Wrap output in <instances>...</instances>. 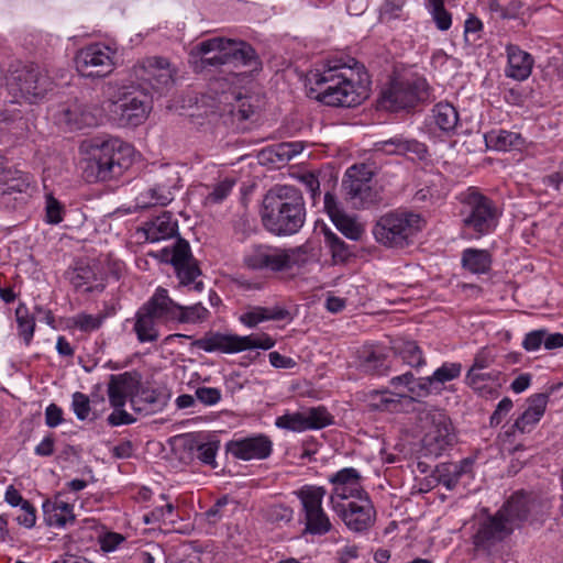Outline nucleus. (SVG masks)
<instances>
[{"instance_id": "obj_60", "label": "nucleus", "mask_w": 563, "mask_h": 563, "mask_svg": "<svg viewBox=\"0 0 563 563\" xmlns=\"http://www.w3.org/2000/svg\"><path fill=\"white\" fill-rule=\"evenodd\" d=\"M495 361L494 355L487 347L481 349L474 356L473 364L467 372H482L488 368Z\"/></svg>"}, {"instance_id": "obj_61", "label": "nucleus", "mask_w": 563, "mask_h": 563, "mask_svg": "<svg viewBox=\"0 0 563 563\" xmlns=\"http://www.w3.org/2000/svg\"><path fill=\"white\" fill-rule=\"evenodd\" d=\"M545 329H539L528 332L522 340V347L527 352H537L544 342Z\"/></svg>"}, {"instance_id": "obj_13", "label": "nucleus", "mask_w": 563, "mask_h": 563, "mask_svg": "<svg viewBox=\"0 0 563 563\" xmlns=\"http://www.w3.org/2000/svg\"><path fill=\"white\" fill-rule=\"evenodd\" d=\"M117 49L106 43H92L76 54L77 71L84 77H106L115 68Z\"/></svg>"}, {"instance_id": "obj_31", "label": "nucleus", "mask_w": 563, "mask_h": 563, "mask_svg": "<svg viewBox=\"0 0 563 563\" xmlns=\"http://www.w3.org/2000/svg\"><path fill=\"white\" fill-rule=\"evenodd\" d=\"M429 120L430 126L439 130L445 135H452L459 126L460 117L453 104L449 102H439L432 108Z\"/></svg>"}, {"instance_id": "obj_10", "label": "nucleus", "mask_w": 563, "mask_h": 563, "mask_svg": "<svg viewBox=\"0 0 563 563\" xmlns=\"http://www.w3.org/2000/svg\"><path fill=\"white\" fill-rule=\"evenodd\" d=\"M243 263L251 271L285 272L301 264V252L299 249L256 244L244 252Z\"/></svg>"}, {"instance_id": "obj_57", "label": "nucleus", "mask_w": 563, "mask_h": 563, "mask_svg": "<svg viewBox=\"0 0 563 563\" xmlns=\"http://www.w3.org/2000/svg\"><path fill=\"white\" fill-rule=\"evenodd\" d=\"M173 504H166L165 506L156 507L148 514L144 515V522L147 525L173 521L174 514Z\"/></svg>"}, {"instance_id": "obj_32", "label": "nucleus", "mask_w": 563, "mask_h": 563, "mask_svg": "<svg viewBox=\"0 0 563 563\" xmlns=\"http://www.w3.org/2000/svg\"><path fill=\"white\" fill-rule=\"evenodd\" d=\"M485 143L488 148L509 152L520 151L526 142L520 133L497 129L485 134Z\"/></svg>"}, {"instance_id": "obj_34", "label": "nucleus", "mask_w": 563, "mask_h": 563, "mask_svg": "<svg viewBox=\"0 0 563 563\" xmlns=\"http://www.w3.org/2000/svg\"><path fill=\"white\" fill-rule=\"evenodd\" d=\"M177 222L173 219L172 213L163 212L146 223L144 228L145 239L151 243L167 240L177 233Z\"/></svg>"}, {"instance_id": "obj_64", "label": "nucleus", "mask_w": 563, "mask_h": 563, "mask_svg": "<svg viewBox=\"0 0 563 563\" xmlns=\"http://www.w3.org/2000/svg\"><path fill=\"white\" fill-rule=\"evenodd\" d=\"M46 221L52 224H57L63 220L62 212L63 208L60 203L53 197L47 196L46 198Z\"/></svg>"}, {"instance_id": "obj_47", "label": "nucleus", "mask_w": 563, "mask_h": 563, "mask_svg": "<svg viewBox=\"0 0 563 563\" xmlns=\"http://www.w3.org/2000/svg\"><path fill=\"white\" fill-rule=\"evenodd\" d=\"M427 9L440 31H446L452 25V15L444 8V0H428Z\"/></svg>"}, {"instance_id": "obj_30", "label": "nucleus", "mask_w": 563, "mask_h": 563, "mask_svg": "<svg viewBox=\"0 0 563 563\" xmlns=\"http://www.w3.org/2000/svg\"><path fill=\"white\" fill-rule=\"evenodd\" d=\"M70 498L67 493H58L43 504L44 520L53 528H65L70 519Z\"/></svg>"}, {"instance_id": "obj_2", "label": "nucleus", "mask_w": 563, "mask_h": 563, "mask_svg": "<svg viewBox=\"0 0 563 563\" xmlns=\"http://www.w3.org/2000/svg\"><path fill=\"white\" fill-rule=\"evenodd\" d=\"M310 92L329 107L353 108L368 98L369 75L354 58H330L310 73Z\"/></svg>"}, {"instance_id": "obj_33", "label": "nucleus", "mask_w": 563, "mask_h": 563, "mask_svg": "<svg viewBox=\"0 0 563 563\" xmlns=\"http://www.w3.org/2000/svg\"><path fill=\"white\" fill-rule=\"evenodd\" d=\"M375 151L388 155H402L407 153H413L420 158L427 154L424 144L416 140L404 139L402 136H395L389 140L376 143Z\"/></svg>"}, {"instance_id": "obj_45", "label": "nucleus", "mask_w": 563, "mask_h": 563, "mask_svg": "<svg viewBox=\"0 0 563 563\" xmlns=\"http://www.w3.org/2000/svg\"><path fill=\"white\" fill-rule=\"evenodd\" d=\"M406 3L407 0H384L378 11L379 21L387 24L393 21H405L407 19Z\"/></svg>"}, {"instance_id": "obj_40", "label": "nucleus", "mask_w": 563, "mask_h": 563, "mask_svg": "<svg viewBox=\"0 0 563 563\" xmlns=\"http://www.w3.org/2000/svg\"><path fill=\"white\" fill-rule=\"evenodd\" d=\"M174 200V194L172 188L168 186L156 185L151 187L142 192H140L136 198V206L139 208L145 209L155 206H167L169 202Z\"/></svg>"}, {"instance_id": "obj_22", "label": "nucleus", "mask_w": 563, "mask_h": 563, "mask_svg": "<svg viewBox=\"0 0 563 563\" xmlns=\"http://www.w3.org/2000/svg\"><path fill=\"white\" fill-rule=\"evenodd\" d=\"M329 483L332 485L329 497L332 509L336 505H343L367 494L362 486L361 474L354 467H344L335 472L329 476Z\"/></svg>"}, {"instance_id": "obj_50", "label": "nucleus", "mask_w": 563, "mask_h": 563, "mask_svg": "<svg viewBox=\"0 0 563 563\" xmlns=\"http://www.w3.org/2000/svg\"><path fill=\"white\" fill-rule=\"evenodd\" d=\"M235 180L225 178L216 184L212 189L205 196L203 203L213 206L221 203L232 191Z\"/></svg>"}, {"instance_id": "obj_16", "label": "nucleus", "mask_w": 563, "mask_h": 563, "mask_svg": "<svg viewBox=\"0 0 563 563\" xmlns=\"http://www.w3.org/2000/svg\"><path fill=\"white\" fill-rule=\"evenodd\" d=\"M134 77L156 92H162L174 82L175 69L168 59L159 56L143 58L133 67Z\"/></svg>"}, {"instance_id": "obj_18", "label": "nucleus", "mask_w": 563, "mask_h": 563, "mask_svg": "<svg viewBox=\"0 0 563 563\" xmlns=\"http://www.w3.org/2000/svg\"><path fill=\"white\" fill-rule=\"evenodd\" d=\"M423 420V445L430 454L439 455L454 440L452 423L441 410L428 412Z\"/></svg>"}, {"instance_id": "obj_38", "label": "nucleus", "mask_w": 563, "mask_h": 563, "mask_svg": "<svg viewBox=\"0 0 563 563\" xmlns=\"http://www.w3.org/2000/svg\"><path fill=\"white\" fill-rule=\"evenodd\" d=\"M492 255L486 250L470 247L462 252V266L472 274H486L492 267Z\"/></svg>"}, {"instance_id": "obj_26", "label": "nucleus", "mask_w": 563, "mask_h": 563, "mask_svg": "<svg viewBox=\"0 0 563 563\" xmlns=\"http://www.w3.org/2000/svg\"><path fill=\"white\" fill-rule=\"evenodd\" d=\"M354 365L357 371L366 375L384 376L389 372L383 350L374 344H365L357 350Z\"/></svg>"}, {"instance_id": "obj_6", "label": "nucleus", "mask_w": 563, "mask_h": 563, "mask_svg": "<svg viewBox=\"0 0 563 563\" xmlns=\"http://www.w3.org/2000/svg\"><path fill=\"white\" fill-rule=\"evenodd\" d=\"M106 117L120 125L137 126L152 110V98L141 89L119 81H108L102 86Z\"/></svg>"}, {"instance_id": "obj_56", "label": "nucleus", "mask_w": 563, "mask_h": 563, "mask_svg": "<svg viewBox=\"0 0 563 563\" xmlns=\"http://www.w3.org/2000/svg\"><path fill=\"white\" fill-rule=\"evenodd\" d=\"M220 442L218 440L208 441L197 446V459L212 467L217 466L216 456Z\"/></svg>"}, {"instance_id": "obj_62", "label": "nucleus", "mask_w": 563, "mask_h": 563, "mask_svg": "<svg viewBox=\"0 0 563 563\" xmlns=\"http://www.w3.org/2000/svg\"><path fill=\"white\" fill-rule=\"evenodd\" d=\"M514 407V402L509 397H504L496 406L490 416V426L496 427L503 422Z\"/></svg>"}, {"instance_id": "obj_63", "label": "nucleus", "mask_w": 563, "mask_h": 563, "mask_svg": "<svg viewBox=\"0 0 563 563\" xmlns=\"http://www.w3.org/2000/svg\"><path fill=\"white\" fill-rule=\"evenodd\" d=\"M299 181L305 186L307 191L310 192L311 199L313 201H316V198L320 197V181L314 173H302L299 176Z\"/></svg>"}, {"instance_id": "obj_1", "label": "nucleus", "mask_w": 563, "mask_h": 563, "mask_svg": "<svg viewBox=\"0 0 563 563\" xmlns=\"http://www.w3.org/2000/svg\"><path fill=\"white\" fill-rule=\"evenodd\" d=\"M550 501L534 494L515 493L495 514L476 515L472 523V543L477 553L493 556L503 542L525 521L542 520L550 510Z\"/></svg>"}, {"instance_id": "obj_29", "label": "nucleus", "mask_w": 563, "mask_h": 563, "mask_svg": "<svg viewBox=\"0 0 563 563\" xmlns=\"http://www.w3.org/2000/svg\"><path fill=\"white\" fill-rule=\"evenodd\" d=\"M500 377L499 371L466 372L465 384L481 397L494 398L498 396L501 387Z\"/></svg>"}, {"instance_id": "obj_54", "label": "nucleus", "mask_w": 563, "mask_h": 563, "mask_svg": "<svg viewBox=\"0 0 563 563\" xmlns=\"http://www.w3.org/2000/svg\"><path fill=\"white\" fill-rule=\"evenodd\" d=\"M104 320V316L101 313L98 314H87L79 313L73 320V327L78 328L84 332H91L99 329Z\"/></svg>"}, {"instance_id": "obj_58", "label": "nucleus", "mask_w": 563, "mask_h": 563, "mask_svg": "<svg viewBox=\"0 0 563 563\" xmlns=\"http://www.w3.org/2000/svg\"><path fill=\"white\" fill-rule=\"evenodd\" d=\"M196 398L205 406H214L222 398L221 390L216 387H198L195 391Z\"/></svg>"}, {"instance_id": "obj_12", "label": "nucleus", "mask_w": 563, "mask_h": 563, "mask_svg": "<svg viewBox=\"0 0 563 563\" xmlns=\"http://www.w3.org/2000/svg\"><path fill=\"white\" fill-rule=\"evenodd\" d=\"M548 404L549 395L545 393L533 394L527 398L523 412L515 420L509 429L500 435L504 450H507L510 454L523 450L522 444L511 446V437H514L516 432L521 434L530 433L544 416Z\"/></svg>"}, {"instance_id": "obj_5", "label": "nucleus", "mask_w": 563, "mask_h": 563, "mask_svg": "<svg viewBox=\"0 0 563 563\" xmlns=\"http://www.w3.org/2000/svg\"><path fill=\"white\" fill-rule=\"evenodd\" d=\"M189 62L196 69H206L208 67L229 66L230 69H247L238 74L257 71L261 63L255 51L245 42H235L221 37H213L202 41L191 47L189 52Z\"/></svg>"}, {"instance_id": "obj_28", "label": "nucleus", "mask_w": 563, "mask_h": 563, "mask_svg": "<svg viewBox=\"0 0 563 563\" xmlns=\"http://www.w3.org/2000/svg\"><path fill=\"white\" fill-rule=\"evenodd\" d=\"M143 306L163 323L177 321L180 305L169 297L165 288L158 287Z\"/></svg>"}, {"instance_id": "obj_36", "label": "nucleus", "mask_w": 563, "mask_h": 563, "mask_svg": "<svg viewBox=\"0 0 563 563\" xmlns=\"http://www.w3.org/2000/svg\"><path fill=\"white\" fill-rule=\"evenodd\" d=\"M401 398H405L404 391L393 393L390 390H371L365 398L367 406L378 411H397L401 407Z\"/></svg>"}, {"instance_id": "obj_41", "label": "nucleus", "mask_w": 563, "mask_h": 563, "mask_svg": "<svg viewBox=\"0 0 563 563\" xmlns=\"http://www.w3.org/2000/svg\"><path fill=\"white\" fill-rule=\"evenodd\" d=\"M305 532L312 536H324L332 529V522L324 508L302 514Z\"/></svg>"}, {"instance_id": "obj_46", "label": "nucleus", "mask_w": 563, "mask_h": 563, "mask_svg": "<svg viewBox=\"0 0 563 563\" xmlns=\"http://www.w3.org/2000/svg\"><path fill=\"white\" fill-rule=\"evenodd\" d=\"M210 317L209 310L200 302L191 306H180L177 322L180 323H202Z\"/></svg>"}, {"instance_id": "obj_3", "label": "nucleus", "mask_w": 563, "mask_h": 563, "mask_svg": "<svg viewBox=\"0 0 563 563\" xmlns=\"http://www.w3.org/2000/svg\"><path fill=\"white\" fill-rule=\"evenodd\" d=\"M80 167L89 183L121 177L134 161V148L117 137H92L80 143Z\"/></svg>"}, {"instance_id": "obj_44", "label": "nucleus", "mask_w": 563, "mask_h": 563, "mask_svg": "<svg viewBox=\"0 0 563 563\" xmlns=\"http://www.w3.org/2000/svg\"><path fill=\"white\" fill-rule=\"evenodd\" d=\"M15 320L18 324L19 336L29 345L33 339L35 330V320L29 311L25 303H19L15 309Z\"/></svg>"}, {"instance_id": "obj_11", "label": "nucleus", "mask_w": 563, "mask_h": 563, "mask_svg": "<svg viewBox=\"0 0 563 563\" xmlns=\"http://www.w3.org/2000/svg\"><path fill=\"white\" fill-rule=\"evenodd\" d=\"M276 344L267 333H251L249 335L224 334L220 332H209L195 341L194 345L207 353L221 352L224 354H235L249 350H271Z\"/></svg>"}, {"instance_id": "obj_17", "label": "nucleus", "mask_w": 563, "mask_h": 563, "mask_svg": "<svg viewBox=\"0 0 563 563\" xmlns=\"http://www.w3.org/2000/svg\"><path fill=\"white\" fill-rule=\"evenodd\" d=\"M333 423V417L325 407H311L302 411L285 412L275 420L278 429L291 432L319 430Z\"/></svg>"}, {"instance_id": "obj_49", "label": "nucleus", "mask_w": 563, "mask_h": 563, "mask_svg": "<svg viewBox=\"0 0 563 563\" xmlns=\"http://www.w3.org/2000/svg\"><path fill=\"white\" fill-rule=\"evenodd\" d=\"M292 517V508L285 504H271L264 509V518L278 526L290 522Z\"/></svg>"}, {"instance_id": "obj_4", "label": "nucleus", "mask_w": 563, "mask_h": 563, "mask_svg": "<svg viewBox=\"0 0 563 563\" xmlns=\"http://www.w3.org/2000/svg\"><path fill=\"white\" fill-rule=\"evenodd\" d=\"M264 228L278 236L297 233L306 220L302 195L294 186L283 185L271 190L264 198L262 210Z\"/></svg>"}, {"instance_id": "obj_14", "label": "nucleus", "mask_w": 563, "mask_h": 563, "mask_svg": "<svg viewBox=\"0 0 563 563\" xmlns=\"http://www.w3.org/2000/svg\"><path fill=\"white\" fill-rule=\"evenodd\" d=\"M162 255L165 261L170 262L174 266L181 286L189 287V289L198 292L202 291L203 283L196 282V278L200 275V269L191 255L187 241L177 240L172 247H164Z\"/></svg>"}, {"instance_id": "obj_15", "label": "nucleus", "mask_w": 563, "mask_h": 563, "mask_svg": "<svg viewBox=\"0 0 563 563\" xmlns=\"http://www.w3.org/2000/svg\"><path fill=\"white\" fill-rule=\"evenodd\" d=\"M46 84L47 79L41 74L40 68L34 65H27L15 69L10 75L7 86L16 102L20 99L34 102L46 92Z\"/></svg>"}, {"instance_id": "obj_9", "label": "nucleus", "mask_w": 563, "mask_h": 563, "mask_svg": "<svg viewBox=\"0 0 563 563\" xmlns=\"http://www.w3.org/2000/svg\"><path fill=\"white\" fill-rule=\"evenodd\" d=\"M139 389H141V383L135 374L125 372L110 376L108 397L114 409L108 417V421L111 426L130 424L135 421V419L123 409L128 399H130L132 408L136 411L151 409L147 407H139Z\"/></svg>"}, {"instance_id": "obj_39", "label": "nucleus", "mask_w": 563, "mask_h": 563, "mask_svg": "<svg viewBox=\"0 0 563 563\" xmlns=\"http://www.w3.org/2000/svg\"><path fill=\"white\" fill-rule=\"evenodd\" d=\"M294 495L300 501L301 514H306L323 507L327 489L323 486L307 484L294 490Z\"/></svg>"}, {"instance_id": "obj_25", "label": "nucleus", "mask_w": 563, "mask_h": 563, "mask_svg": "<svg viewBox=\"0 0 563 563\" xmlns=\"http://www.w3.org/2000/svg\"><path fill=\"white\" fill-rule=\"evenodd\" d=\"M30 187L31 180L27 174L7 168L0 162V196L2 203L9 206L11 196H13L16 203H25Z\"/></svg>"}, {"instance_id": "obj_20", "label": "nucleus", "mask_w": 563, "mask_h": 563, "mask_svg": "<svg viewBox=\"0 0 563 563\" xmlns=\"http://www.w3.org/2000/svg\"><path fill=\"white\" fill-rule=\"evenodd\" d=\"M427 81L420 77L396 78L384 91V99L395 108H408L427 97Z\"/></svg>"}, {"instance_id": "obj_8", "label": "nucleus", "mask_w": 563, "mask_h": 563, "mask_svg": "<svg viewBox=\"0 0 563 563\" xmlns=\"http://www.w3.org/2000/svg\"><path fill=\"white\" fill-rule=\"evenodd\" d=\"M424 227L417 213L394 211L382 216L373 228L375 240L388 247H404Z\"/></svg>"}, {"instance_id": "obj_19", "label": "nucleus", "mask_w": 563, "mask_h": 563, "mask_svg": "<svg viewBox=\"0 0 563 563\" xmlns=\"http://www.w3.org/2000/svg\"><path fill=\"white\" fill-rule=\"evenodd\" d=\"M104 260L89 258L77 263L73 269V289L80 294H100L106 288Z\"/></svg>"}, {"instance_id": "obj_55", "label": "nucleus", "mask_w": 563, "mask_h": 563, "mask_svg": "<svg viewBox=\"0 0 563 563\" xmlns=\"http://www.w3.org/2000/svg\"><path fill=\"white\" fill-rule=\"evenodd\" d=\"M100 533L101 530L93 518L85 519L81 526L76 530L77 541L81 543H86L95 539L98 540Z\"/></svg>"}, {"instance_id": "obj_23", "label": "nucleus", "mask_w": 563, "mask_h": 563, "mask_svg": "<svg viewBox=\"0 0 563 563\" xmlns=\"http://www.w3.org/2000/svg\"><path fill=\"white\" fill-rule=\"evenodd\" d=\"M332 510L350 530L356 532L367 530L375 521L376 512L367 494L343 505H336Z\"/></svg>"}, {"instance_id": "obj_59", "label": "nucleus", "mask_w": 563, "mask_h": 563, "mask_svg": "<svg viewBox=\"0 0 563 563\" xmlns=\"http://www.w3.org/2000/svg\"><path fill=\"white\" fill-rule=\"evenodd\" d=\"M125 538L117 532H102L99 536L98 542L100 544V549L103 552H113L115 551L123 542Z\"/></svg>"}, {"instance_id": "obj_21", "label": "nucleus", "mask_w": 563, "mask_h": 563, "mask_svg": "<svg viewBox=\"0 0 563 563\" xmlns=\"http://www.w3.org/2000/svg\"><path fill=\"white\" fill-rule=\"evenodd\" d=\"M372 173L365 165H353L346 169L343 188L355 208H366L375 201L371 187Z\"/></svg>"}, {"instance_id": "obj_43", "label": "nucleus", "mask_w": 563, "mask_h": 563, "mask_svg": "<svg viewBox=\"0 0 563 563\" xmlns=\"http://www.w3.org/2000/svg\"><path fill=\"white\" fill-rule=\"evenodd\" d=\"M74 114L73 123L77 125V129L96 126L100 123L102 117H106L103 102L101 103V108L80 106L73 112V115Z\"/></svg>"}, {"instance_id": "obj_52", "label": "nucleus", "mask_w": 563, "mask_h": 563, "mask_svg": "<svg viewBox=\"0 0 563 563\" xmlns=\"http://www.w3.org/2000/svg\"><path fill=\"white\" fill-rule=\"evenodd\" d=\"M73 410L82 421H93L97 418L96 412L90 408L88 397L80 393L73 394Z\"/></svg>"}, {"instance_id": "obj_7", "label": "nucleus", "mask_w": 563, "mask_h": 563, "mask_svg": "<svg viewBox=\"0 0 563 563\" xmlns=\"http://www.w3.org/2000/svg\"><path fill=\"white\" fill-rule=\"evenodd\" d=\"M463 234L468 239H479L492 233L498 223L495 203L476 188H468L459 197Z\"/></svg>"}, {"instance_id": "obj_53", "label": "nucleus", "mask_w": 563, "mask_h": 563, "mask_svg": "<svg viewBox=\"0 0 563 563\" xmlns=\"http://www.w3.org/2000/svg\"><path fill=\"white\" fill-rule=\"evenodd\" d=\"M432 382L429 376L415 378L412 375V380L409 384L407 390V397L415 399L419 397H427L429 395H435V389L431 386Z\"/></svg>"}, {"instance_id": "obj_37", "label": "nucleus", "mask_w": 563, "mask_h": 563, "mask_svg": "<svg viewBox=\"0 0 563 563\" xmlns=\"http://www.w3.org/2000/svg\"><path fill=\"white\" fill-rule=\"evenodd\" d=\"M135 318L134 331L137 340L142 343L156 341L158 339L157 323L159 322L157 318L145 310L144 306L137 310Z\"/></svg>"}, {"instance_id": "obj_24", "label": "nucleus", "mask_w": 563, "mask_h": 563, "mask_svg": "<svg viewBox=\"0 0 563 563\" xmlns=\"http://www.w3.org/2000/svg\"><path fill=\"white\" fill-rule=\"evenodd\" d=\"M225 450L236 460H265L273 452V442L268 435L256 433L230 440L225 444Z\"/></svg>"}, {"instance_id": "obj_27", "label": "nucleus", "mask_w": 563, "mask_h": 563, "mask_svg": "<svg viewBox=\"0 0 563 563\" xmlns=\"http://www.w3.org/2000/svg\"><path fill=\"white\" fill-rule=\"evenodd\" d=\"M507 67L506 76L515 80H526L532 71L533 57L516 44L506 45Z\"/></svg>"}, {"instance_id": "obj_42", "label": "nucleus", "mask_w": 563, "mask_h": 563, "mask_svg": "<svg viewBox=\"0 0 563 563\" xmlns=\"http://www.w3.org/2000/svg\"><path fill=\"white\" fill-rule=\"evenodd\" d=\"M461 373L462 364L459 362H444L438 367L433 374L429 376L432 382L431 386L435 389V395L441 394L445 389V384L459 378Z\"/></svg>"}, {"instance_id": "obj_48", "label": "nucleus", "mask_w": 563, "mask_h": 563, "mask_svg": "<svg viewBox=\"0 0 563 563\" xmlns=\"http://www.w3.org/2000/svg\"><path fill=\"white\" fill-rule=\"evenodd\" d=\"M335 228L344 234L347 239L357 241L364 233V228L355 219L342 213L332 220Z\"/></svg>"}, {"instance_id": "obj_51", "label": "nucleus", "mask_w": 563, "mask_h": 563, "mask_svg": "<svg viewBox=\"0 0 563 563\" xmlns=\"http://www.w3.org/2000/svg\"><path fill=\"white\" fill-rule=\"evenodd\" d=\"M399 353L408 365L412 367H421L426 364V360L422 355V351L416 344V342H405L402 347L399 349Z\"/></svg>"}, {"instance_id": "obj_35", "label": "nucleus", "mask_w": 563, "mask_h": 563, "mask_svg": "<svg viewBox=\"0 0 563 563\" xmlns=\"http://www.w3.org/2000/svg\"><path fill=\"white\" fill-rule=\"evenodd\" d=\"M287 316V311L279 307H262L254 306L240 314L239 321L246 328H256L258 324L271 320H283Z\"/></svg>"}]
</instances>
